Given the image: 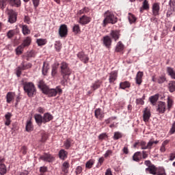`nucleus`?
Wrapping results in <instances>:
<instances>
[{
  "mask_svg": "<svg viewBox=\"0 0 175 175\" xmlns=\"http://www.w3.org/2000/svg\"><path fill=\"white\" fill-rule=\"evenodd\" d=\"M38 87L42 91L43 94L48 95L49 98L57 96V90H55V89L49 88V86L44 83V81H40L38 82Z\"/></svg>",
  "mask_w": 175,
  "mask_h": 175,
  "instance_id": "1",
  "label": "nucleus"
},
{
  "mask_svg": "<svg viewBox=\"0 0 175 175\" xmlns=\"http://www.w3.org/2000/svg\"><path fill=\"white\" fill-rule=\"evenodd\" d=\"M23 89L29 98H32L33 95H36V88L32 82H25L23 84Z\"/></svg>",
  "mask_w": 175,
  "mask_h": 175,
  "instance_id": "2",
  "label": "nucleus"
},
{
  "mask_svg": "<svg viewBox=\"0 0 175 175\" xmlns=\"http://www.w3.org/2000/svg\"><path fill=\"white\" fill-rule=\"evenodd\" d=\"M105 18L103 22V27H106L107 24H116L117 23V17L110 11H107L104 14Z\"/></svg>",
  "mask_w": 175,
  "mask_h": 175,
  "instance_id": "3",
  "label": "nucleus"
},
{
  "mask_svg": "<svg viewBox=\"0 0 175 175\" xmlns=\"http://www.w3.org/2000/svg\"><path fill=\"white\" fill-rule=\"evenodd\" d=\"M61 75L63 79H65V76H70L72 75V70L69 68V64L65 62H62L60 64Z\"/></svg>",
  "mask_w": 175,
  "mask_h": 175,
  "instance_id": "4",
  "label": "nucleus"
},
{
  "mask_svg": "<svg viewBox=\"0 0 175 175\" xmlns=\"http://www.w3.org/2000/svg\"><path fill=\"white\" fill-rule=\"evenodd\" d=\"M32 68V64L23 62L21 65L16 68V76L17 77H20L21 76L22 70H27V69H31Z\"/></svg>",
  "mask_w": 175,
  "mask_h": 175,
  "instance_id": "5",
  "label": "nucleus"
},
{
  "mask_svg": "<svg viewBox=\"0 0 175 175\" xmlns=\"http://www.w3.org/2000/svg\"><path fill=\"white\" fill-rule=\"evenodd\" d=\"M145 165L148 166V167L146 169V172H149L150 174L157 175V173H158L159 170L155 167V165L151 163V161H146Z\"/></svg>",
  "mask_w": 175,
  "mask_h": 175,
  "instance_id": "6",
  "label": "nucleus"
},
{
  "mask_svg": "<svg viewBox=\"0 0 175 175\" xmlns=\"http://www.w3.org/2000/svg\"><path fill=\"white\" fill-rule=\"evenodd\" d=\"M8 23L10 24H14L17 21V12L13 10H8Z\"/></svg>",
  "mask_w": 175,
  "mask_h": 175,
  "instance_id": "7",
  "label": "nucleus"
},
{
  "mask_svg": "<svg viewBox=\"0 0 175 175\" xmlns=\"http://www.w3.org/2000/svg\"><path fill=\"white\" fill-rule=\"evenodd\" d=\"M59 35L60 38H66L68 36V26L66 25H61L59 28Z\"/></svg>",
  "mask_w": 175,
  "mask_h": 175,
  "instance_id": "8",
  "label": "nucleus"
},
{
  "mask_svg": "<svg viewBox=\"0 0 175 175\" xmlns=\"http://www.w3.org/2000/svg\"><path fill=\"white\" fill-rule=\"evenodd\" d=\"M78 23L79 24H81V25H87V24L91 23V17L88 16L87 15H83L79 18Z\"/></svg>",
  "mask_w": 175,
  "mask_h": 175,
  "instance_id": "9",
  "label": "nucleus"
},
{
  "mask_svg": "<svg viewBox=\"0 0 175 175\" xmlns=\"http://www.w3.org/2000/svg\"><path fill=\"white\" fill-rule=\"evenodd\" d=\"M77 57L81 61V62H83V64H87L88 61H90V57H88V55H85L84 52H79L77 55Z\"/></svg>",
  "mask_w": 175,
  "mask_h": 175,
  "instance_id": "10",
  "label": "nucleus"
},
{
  "mask_svg": "<svg viewBox=\"0 0 175 175\" xmlns=\"http://www.w3.org/2000/svg\"><path fill=\"white\" fill-rule=\"evenodd\" d=\"M151 117V111L148 107H146L144 109V113H143V120L144 122H148L150 121V118Z\"/></svg>",
  "mask_w": 175,
  "mask_h": 175,
  "instance_id": "11",
  "label": "nucleus"
},
{
  "mask_svg": "<svg viewBox=\"0 0 175 175\" xmlns=\"http://www.w3.org/2000/svg\"><path fill=\"white\" fill-rule=\"evenodd\" d=\"M159 3H154L152 5V12L154 16H159V10H161V6Z\"/></svg>",
  "mask_w": 175,
  "mask_h": 175,
  "instance_id": "12",
  "label": "nucleus"
},
{
  "mask_svg": "<svg viewBox=\"0 0 175 175\" xmlns=\"http://www.w3.org/2000/svg\"><path fill=\"white\" fill-rule=\"evenodd\" d=\"M157 111L161 114H163L166 111V103L160 101L158 104Z\"/></svg>",
  "mask_w": 175,
  "mask_h": 175,
  "instance_id": "13",
  "label": "nucleus"
},
{
  "mask_svg": "<svg viewBox=\"0 0 175 175\" xmlns=\"http://www.w3.org/2000/svg\"><path fill=\"white\" fill-rule=\"evenodd\" d=\"M117 77H118V72L116 70L111 72L109 73V83L113 84L117 80Z\"/></svg>",
  "mask_w": 175,
  "mask_h": 175,
  "instance_id": "14",
  "label": "nucleus"
},
{
  "mask_svg": "<svg viewBox=\"0 0 175 175\" xmlns=\"http://www.w3.org/2000/svg\"><path fill=\"white\" fill-rule=\"evenodd\" d=\"M5 162V158L0 157V174L4 175L6 174V165L3 164Z\"/></svg>",
  "mask_w": 175,
  "mask_h": 175,
  "instance_id": "15",
  "label": "nucleus"
},
{
  "mask_svg": "<svg viewBox=\"0 0 175 175\" xmlns=\"http://www.w3.org/2000/svg\"><path fill=\"white\" fill-rule=\"evenodd\" d=\"M143 76H144L143 72L139 71L137 73L135 77V83L138 85H140L142 83H143Z\"/></svg>",
  "mask_w": 175,
  "mask_h": 175,
  "instance_id": "16",
  "label": "nucleus"
},
{
  "mask_svg": "<svg viewBox=\"0 0 175 175\" xmlns=\"http://www.w3.org/2000/svg\"><path fill=\"white\" fill-rule=\"evenodd\" d=\"M110 36L115 40V42H117L120 39V31L118 30H111L110 32Z\"/></svg>",
  "mask_w": 175,
  "mask_h": 175,
  "instance_id": "17",
  "label": "nucleus"
},
{
  "mask_svg": "<svg viewBox=\"0 0 175 175\" xmlns=\"http://www.w3.org/2000/svg\"><path fill=\"white\" fill-rule=\"evenodd\" d=\"M94 116L96 118H98V120H102L105 118V113L102 111L100 108H98L94 111Z\"/></svg>",
  "mask_w": 175,
  "mask_h": 175,
  "instance_id": "18",
  "label": "nucleus"
},
{
  "mask_svg": "<svg viewBox=\"0 0 175 175\" xmlns=\"http://www.w3.org/2000/svg\"><path fill=\"white\" fill-rule=\"evenodd\" d=\"M103 42L104 46H105V47H107V49H109L111 46V38L109 36H104Z\"/></svg>",
  "mask_w": 175,
  "mask_h": 175,
  "instance_id": "19",
  "label": "nucleus"
},
{
  "mask_svg": "<svg viewBox=\"0 0 175 175\" xmlns=\"http://www.w3.org/2000/svg\"><path fill=\"white\" fill-rule=\"evenodd\" d=\"M42 118H43V124H46V122H50V121H51V120H53L54 117L50 113H45L43 115Z\"/></svg>",
  "mask_w": 175,
  "mask_h": 175,
  "instance_id": "20",
  "label": "nucleus"
},
{
  "mask_svg": "<svg viewBox=\"0 0 175 175\" xmlns=\"http://www.w3.org/2000/svg\"><path fill=\"white\" fill-rule=\"evenodd\" d=\"M34 119L38 125L40 126L43 124V116L39 113H36L34 115Z\"/></svg>",
  "mask_w": 175,
  "mask_h": 175,
  "instance_id": "21",
  "label": "nucleus"
},
{
  "mask_svg": "<svg viewBox=\"0 0 175 175\" xmlns=\"http://www.w3.org/2000/svg\"><path fill=\"white\" fill-rule=\"evenodd\" d=\"M159 99V94H156L154 96H152L149 98V100H150V103H152V105H153V106H155V103H157V102H158Z\"/></svg>",
  "mask_w": 175,
  "mask_h": 175,
  "instance_id": "22",
  "label": "nucleus"
},
{
  "mask_svg": "<svg viewBox=\"0 0 175 175\" xmlns=\"http://www.w3.org/2000/svg\"><path fill=\"white\" fill-rule=\"evenodd\" d=\"M167 73L170 76L171 79L175 80V70L172 67H167Z\"/></svg>",
  "mask_w": 175,
  "mask_h": 175,
  "instance_id": "23",
  "label": "nucleus"
},
{
  "mask_svg": "<svg viewBox=\"0 0 175 175\" xmlns=\"http://www.w3.org/2000/svg\"><path fill=\"white\" fill-rule=\"evenodd\" d=\"M41 159H42V161H45L46 162H53V161H54V157H53L51 154H46L41 157Z\"/></svg>",
  "mask_w": 175,
  "mask_h": 175,
  "instance_id": "24",
  "label": "nucleus"
},
{
  "mask_svg": "<svg viewBox=\"0 0 175 175\" xmlns=\"http://www.w3.org/2000/svg\"><path fill=\"white\" fill-rule=\"evenodd\" d=\"M69 167H70V165H69V163L68 161H65L62 166V171L66 174L69 172Z\"/></svg>",
  "mask_w": 175,
  "mask_h": 175,
  "instance_id": "25",
  "label": "nucleus"
},
{
  "mask_svg": "<svg viewBox=\"0 0 175 175\" xmlns=\"http://www.w3.org/2000/svg\"><path fill=\"white\" fill-rule=\"evenodd\" d=\"M5 125H6L7 126H9V125H10V124L12 123V120H10L12 118V113L10 112H8L5 115Z\"/></svg>",
  "mask_w": 175,
  "mask_h": 175,
  "instance_id": "26",
  "label": "nucleus"
},
{
  "mask_svg": "<svg viewBox=\"0 0 175 175\" xmlns=\"http://www.w3.org/2000/svg\"><path fill=\"white\" fill-rule=\"evenodd\" d=\"M49 69H50V67L49 66V64L46 63V62H44L42 68V73L43 76H46L47 75V72H49Z\"/></svg>",
  "mask_w": 175,
  "mask_h": 175,
  "instance_id": "27",
  "label": "nucleus"
},
{
  "mask_svg": "<svg viewBox=\"0 0 175 175\" xmlns=\"http://www.w3.org/2000/svg\"><path fill=\"white\" fill-rule=\"evenodd\" d=\"M10 6H14V8H20L21 6V0H10Z\"/></svg>",
  "mask_w": 175,
  "mask_h": 175,
  "instance_id": "28",
  "label": "nucleus"
},
{
  "mask_svg": "<svg viewBox=\"0 0 175 175\" xmlns=\"http://www.w3.org/2000/svg\"><path fill=\"white\" fill-rule=\"evenodd\" d=\"M167 88L170 92L172 93L175 92V81H170L168 83Z\"/></svg>",
  "mask_w": 175,
  "mask_h": 175,
  "instance_id": "29",
  "label": "nucleus"
},
{
  "mask_svg": "<svg viewBox=\"0 0 175 175\" xmlns=\"http://www.w3.org/2000/svg\"><path fill=\"white\" fill-rule=\"evenodd\" d=\"M101 84L102 81L97 80L92 84L91 88L93 90V91H95L96 90H98V88H100Z\"/></svg>",
  "mask_w": 175,
  "mask_h": 175,
  "instance_id": "30",
  "label": "nucleus"
},
{
  "mask_svg": "<svg viewBox=\"0 0 175 175\" xmlns=\"http://www.w3.org/2000/svg\"><path fill=\"white\" fill-rule=\"evenodd\" d=\"M21 28H22V32L23 35H25V36L27 35H29V33H31V30L29 29V28L27 25H22Z\"/></svg>",
  "mask_w": 175,
  "mask_h": 175,
  "instance_id": "31",
  "label": "nucleus"
},
{
  "mask_svg": "<svg viewBox=\"0 0 175 175\" xmlns=\"http://www.w3.org/2000/svg\"><path fill=\"white\" fill-rule=\"evenodd\" d=\"M159 143V141H154L153 139H150V141L146 144V148L150 149L152 148V146H154L155 144H158Z\"/></svg>",
  "mask_w": 175,
  "mask_h": 175,
  "instance_id": "32",
  "label": "nucleus"
},
{
  "mask_svg": "<svg viewBox=\"0 0 175 175\" xmlns=\"http://www.w3.org/2000/svg\"><path fill=\"white\" fill-rule=\"evenodd\" d=\"M14 93L10 92L6 95L7 103H10L14 99Z\"/></svg>",
  "mask_w": 175,
  "mask_h": 175,
  "instance_id": "33",
  "label": "nucleus"
},
{
  "mask_svg": "<svg viewBox=\"0 0 175 175\" xmlns=\"http://www.w3.org/2000/svg\"><path fill=\"white\" fill-rule=\"evenodd\" d=\"M124 49V45L121 41H119L116 46V53H121Z\"/></svg>",
  "mask_w": 175,
  "mask_h": 175,
  "instance_id": "34",
  "label": "nucleus"
},
{
  "mask_svg": "<svg viewBox=\"0 0 175 175\" xmlns=\"http://www.w3.org/2000/svg\"><path fill=\"white\" fill-rule=\"evenodd\" d=\"M32 42V40L31 39V37H27L26 39L23 40V42L21 44L23 47H28L29 44H31V42Z\"/></svg>",
  "mask_w": 175,
  "mask_h": 175,
  "instance_id": "35",
  "label": "nucleus"
},
{
  "mask_svg": "<svg viewBox=\"0 0 175 175\" xmlns=\"http://www.w3.org/2000/svg\"><path fill=\"white\" fill-rule=\"evenodd\" d=\"M129 87H131V83H129V81H126L120 83V88H121L122 90L129 88Z\"/></svg>",
  "mask_w": 175,
  "mask_h": 175,
  "instance_id": "36",
  "label": "nucleus"
},
{
  "mask_svg": "<svg viewBox=\"0 0 175 175\" xmlns=\"http://www.w3.org/2000/svg\"><path fill=\"white\" fill-rule=\"evenodd\" d=\"M9 3L10 5V0H0V9H5L6 5Z\"/></svg>",
  "mask_w": 175,
  "mask_h": 175,
  "instance_id": "37",
  "label": "nucleus"
},
{
  "mask_svg": "<svg viewBox=\"0 0 175 175\" xmlns=\"http://www.w3.org/2000/svg\"><path fill=\"white\" fill-rule=\"evenodd\" d=\"M72 32L77 35V33H80L81 32V29H80V25L77 24H75L72 27Z\"/></svg>",
  "mask_w": 175,
  "mask_h": 175,
  "instance_id": "38",
  "label": "nucleus"
},
{
  "mask_svg": "<svg viewBox=\"0 0 175 175\" xmlns=\"http://www.w3.org/2000/svg\"><path fill=\"white\" fill-rule=\"evenodd\" d=\"M25 129L27 132H31V131L33 130V126H32V122H31V120L27 122Z\"/></svg>",
  "mask_w": 175,
  "mask_h": 175,
  "instance_id": "39",
  "label": "nucleus"
},
{
  "mask_svg": "<svg viewBox=\"0 0 175 175\" xmlns=\"http://www.w3.org/2000/svg\"><path fill=\"white\" fill-rule=\"evenodd\" d=\"M128 18L130 24H133V23L136 22V16L131 13H129Z\"/></svg>",
  "mask_w": 175,
  "mask_h": 175,
  "instance_id": "40",
  "label": "nucleus"
},
{
  "mask_svg": "<svg viewBox=\"0 0 175 175\" xmlns=\"http://www.w3.org/2000/svg\"><path fill=\"white\" fill-rule=\"evenodd\" d=\"M94 163H95V160L90 159L88 161H87L85 164V167H87L88 169H91V167L94 166Z\"/></svg>",
  "mask_w": 175,
  "mask_h": 175,
  "instance_id": "41",
  "label": "nucleus"
},
{
  "mask_svg": "<svg viewBox=\"0 0 175 175\" xmlns=\"http://www.w3.org/2000/svg\"><path fill=\"white\" fill-rule=\"evenodd\" d=\"M36 43L38 46H44V44L47 43V41L46 40V39L39 38L37 39Z\"/></svg>",
  "mask_w": 175,
  "mask_h": 175,
  "instance_id": "42",
  "label": "nucleus"
},
{
  "mask_svg": "<svg viewBox=\"0 0 175 175\" xmlns=\"http://www.w3.org/2000/svg\"><path fill=\"white\" fill-rule=\"evenodd\" d=\"M169 6L170 12H174L175 10V0H170Z\"/></svg>",
  "mask_w": 175,
  "mask_h": 175,
  "instance_id": "43",
  "label": "nucleus"
},
{
  "mask_svg": "<svg viewBox=\"0 0 175 175\" xmlns=\"http://www.w3.org/2000/svg\"><path fill=\"white\" fill-rule=\"evenodd\" d=\"M167 109L169 111H170V109H172V107L173 106V99L170 97H167Z\"/></svg>",
  "mask_w": 175,
  "mask_h": 175,
  "instance_id": "44",
  "label": "nucleus"
},
{
  "mask_svg": "<svg viewBox=\"0 0 175 175\" xmlns=\"http://www.w3.org/2000/svg\"><path fill=\"white\" fill-rule=\"evenodd\" d=\"M164 81H166V77H165V75H161V76L158 77L157 83L159 84H163Z\"/></svg>",
  "mask_w": 175,
  "mask_h": 175,
  "instance_id": "45",
  "label": "nucleus"
},
{
  "mask_svg": "<svg viewBox=\"0 0 175 175\" xmlns=\"http://www.w3.org/2000/svg\"><path fill=\"white\" fill-rule=\"evenodd\" d=\"M122 137V133L120 132H115L113 135V140H118V139H121Z\"/></svg>",
  "mask_w": 175,
  "mask_h": 175,
  "instance_id": "46",
  "label": "nucleus"
},
{
  "mask_svg": "<svg viewBox=\"0 0 175 175\" xmlns=\"http://www.w3.org/2000/svg\"><path fill=\"white\" fill-rule=\"evenodd\" d=\"M142 8L144 10H148V9H150V5L148 4V1L147 0L144 1Z\"/></svg>",
  "mask_w": 175,
  "mask_h": 175,
  "instance_id": "47",
  "label": "nucleus"
},
{
  "mask_svg": "<svg viewBox=\"0 0 175 175\" xmlns=\"http://www.w3.org/2000/svg\"><path fill=\"white\" fill-rule=\"evenodd\" d=\"M133 161H135L136 162H139L140 159H142V154H134L133 156Z\"/></svg>",
  "mask_w": 175,
  "mask_h": 175,
  "instance_id": "48",
  "label": "nucleus"
},
{
  "mask_svg": "<svg viewBox=\"0 0 175 175\" xmlns=\"http://www.w3.org/2000/svg\"><path fill=\"white\" fill-rule=\"evenodd\" d=\"M23 49H24V46H23V45H20L16 49V53L17 55L23 54Z\"/></svg>",
  "mask_w": 175,
  "mask_h": 175,
  "instance_id": "49",
  "label": "nucleus"
},
{
  "mask_svg": "<svg viewBox=\"0 0 175 175\" xmlns=\"http://www.w3.org/2000/svg\"><path fill=\"white\" fill-rule=\"evenodd\" d=\"M55 48L57 51H60L61 49H62V45L61 44L60 42H56L55 44Z\"/></svg>",
  "mask_w": 175,
  "mask_h": 175,
  "instance_id": "50",
  "label": "nucleus"
},
{
  "mask_svg": "<svg viewBox=\"0 0 175 175\" xmlns=\"http://www.w3.org/2000/svg\"><path fill=\"white\" fill-rule=\"evenodd\" d=\"M71 144H72V142H70V139H68L64 142V147H66V148L68 149L70 148Z\"/></svg>",
  "mask_w": 175,
  "mask_h": 175,
  "instance_id": "51",
  "label": "nucleus"
},
{
  "mask_svg": "<svg viewBox=\"0 0 175 175\" xmlns=\"http://www.w3.org/2000/svg\"><path fill=\"white\" fill-rule=\"evenodd\" d=\"M14 36V30H10L7 33V37L8 39H12Z\"/></svg>",
  "mask_w": 175,
  "mask_h": 175,
  "instance_id": "52",
  "label": "nucleus"
},
{
  "mask_svg": "<svg viewBox=\"0 0 175 175\" xmlns=\"http://www.w3.org/2000/svg\"><path fill=\"white\" fill-rule=\"evenodd\" d=\"M139 146H141V148L142 150H147V143H146V142L144 141H141L139 142Z\"/></svg>",
  "mask_w": 175,
  "mask_h": 175,
  "instance_id": "53",
  "label": "nucleus"
},
{
  "mask_svg": "<svg viewBox=\"0 0 175 175\" xmlns=\"http://www.w3.org/2000/svg\"><path fill=\"white\" fill-rule=\"evenodd\" d=\"M33 7L35 9L38 8V6H39L40 3V0H31Z\"/></svg>",
  "mask_w": 175,
  "mask_h": 175,
  "instance_id": "54",
  "label": "nucleus"
},
{
  "mask_svg": "<svg viewBox=\"0 0 175 175\" xmlns=\"http://www.w3.org/2000/svg\"><path fill=\"white\" fill-rule=\"evenodd\" d=\"M40 175H43V174L47 172V167H46V166L40 167Z\"/></svg>",
  "mask_w": 175,
  "mask_h": 175,
  "instance_id": "55",
  "label": "nucleus"
},
{
  "mask_svg": "<svg viewBox=\"0 0 175 175\" xmlns=\"http://www.w3.org/2000/svg\"><path fill=\"white\" fill-rule=\"evenodd\" d=\"M169 133H170V135H173L175 133V121L173 122L172 128L170 129Z\"/></svg>",
  "mask_w": 175,
  "mask_h": 175,
  "instance_id": "56",
  "label": "nucleus"
},
{
  "mask_svg": "<svg viewBox=\"0 0 175 175\" xmlns=\"http://www.w3.org/2000/svg\"><path fill=\"white\" fill-rule=\"evenodd\" d=\"M103 162H105V158L100 157L98 159V163L97 164V167H100V166H102V163H103Z\"/></svg>",
  "mask_w": 175,
  "mask_h": 175,
  "instance_id": "57",
  "label": "nucleus"
},
{
  "mask_svg": "<svg viewBox=\"0 0 175 175\" xmlns=\"http://www.w3.org/2000/svg\"><path fill=\"white\" fill-rule=\"evenodd\" d=\"M167 144H169V139H166L163 142L161 146H163V152L166 151V148H165V146H167Z\"/></svg>",
  "mask_w": 175,
  "mask_h": 175,
  "instance_id": "58",
  "label": "nucleus"
},
{
  "mask_svg": "<svg viewBox=\"0 0 175 175\" xmlns=\"http://www.w3.org/2000/svg\"><path fill=\"white\" fill-rule=\"evenodd\" d=\"M59 158H60V159H62L63 161H65V159H66V158H68V154H59Z\"/></svg>",
  "mask_w": 175,
  "mask_h": 175,
  "instance_id": "59",
  "label": "nucleus"
},
{
  "mask_svg": "<svg viewBox=\"0 0 175 175\" xmlns=\"http://www.w3.org/2000/svg\"><path fill=\"white\" fill-rule=\"evenodd\" d=\"M136 103L137 105H144V100L143 98H137Z\"/></svg>",
  "mask_w": 175,
  "mask_h": 175,
  "instance_id": "60",
  "label": "nucleus"
},
{
  "mask_svg": "<svg viewBox=\"0 0 175 175\" xmlns=\"http://www.w3.org/2000/svg\"><path fill=\"white\" fill-rule=\"evenodd\" d=\"M81 172H83V168H81V166H78L76 169V173L77 174H80V173H81Z\"/></svg>",
  "mask_w": 175,
  "mask_h": 175,
  "instance_id": "61",
  "label": "nucleus"
},
{
  "mask_svg": "<svg viewBox=\"0 0 175 175\" xmlns=\"http://www.w3.org/2000/svg\"><path fill=\"white\" fill-rule=\"evenodd\" d=\"M24 22L26 23V24H30L31 23V19L29 18V16H25Z\"/></svg>",
  "mask_w": 175,
  "mask_h": 175,
  "instance_id": "62",
  "label": "nucleus"
},
{
  "mask_svg": "<svg viewBox=\"0 0 175 175\" xmlns=\"http://www.w3.org/2000/svg\"><path fill=\"white\" fill-rule=\"evenodd\" d=\"M56 90L57 94H62V89L59 86H57L55 89Z\"/></svg>",
  "mask_w": 175,
  "mask_h": 175,
  "instance_id": "63",
  "label": "nucleus"
},
{
  "mask_svg": "<svg viewBox=\"0 0 175 175\" xmlns=\"http://www.w3.org/2000/svg\"><path fill=\"white\" fill-rule=\"evenodd\" d=\"M51 75L52 76H55V75H57V67H53Z\"/></svg>",
  "mask_w": 175,
  "mask_h": 175,
  "instance_id": "64",
  "label": "nucleus"
}]
</instances>
